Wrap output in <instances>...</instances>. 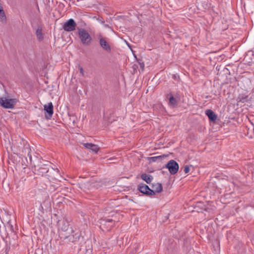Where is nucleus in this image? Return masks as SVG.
Listing matches in <instances>:
<instances>
[{
	"label": "nucleus",
	"instance_id": "10",
	"mask_svg": "<svg viewBox=\"0 0 254 254\" xmlns=\"http://www.w3.org/2000/svg\"><path fill=\"white\" fill-rule=\"evenodd\" d=\"M44 110L45 111V118L47 120L51 119L53 113L54 107L52 102L48 103L44 106Z\"/></svg>",
	"mask_w": 254,
	"mask_h": 254
},
{
	"label": "nucleus",
	"instance_id": "12",
	"mask_svg": "<svg viewBox=\"0 0 254 254\" xmlns=\"http://www.w3.org/2000/svg\"><path fill=\"white\" fill-rule=\"evenodd\" d=\"M99 44L102 49L108 53L111 51V47L109 44L106 40L105 38L103 37L101 35L99 36Z\"/></svg>",
	"mask_w": 254,
	"mask_h": 254
},
{
	"label": "nucleus",
	"instance_id": "26",
	"mask_svg": "<svg viewBox=\"0 0 254 254\" xmlns=\"http://www.w3.org/2000/svg\"><path fill=\"white\" fill-rule=\"evenodd\" d=\"M140 67L143 69L144 68V65L143 63H140Z\"/></svg>",
	"mask_w": 254,
	"mask_h": 254
},
{
	"label": "nucleus",
	"instance_id": "1",
	"mask_svg": "<svg viewBox=\"0 0 254 254\" xmlns=\"http://www.w3.org/2000/svg\"><path fill=\"white\" fill-rule=\"evenodd\" d=\"M61 238H63V234H61ZM64 243L69 245L73 244L74 248H77L81 254H91L92 252V246L90 242H85L84 237L81 236L80 232L64 236Z\"/></svg>",
	"mask_w": 254,
	"mask_h": 254
},
{
	"label": "nucleus",
	"instance_id": "27",
	"mask_svg": "<svg viewBox=\"0 0 254 254\" xmlns=\"http://www.w3.org/2000/svg\"><path fill=\"white\" fill-rule=\"evenodd\" d=\"M173 78L174 79H176V76L175 75H173Z\"/></svg>",
	"mask_w": 254,
	"mask_h": 254
},
{
	"label": "nucleus",
	"instance_id": "9",
	"mask_svg": "<svg viewBox=\"0 0 254 254\" xmlns=\"http://www.w3.org/2000/svg\"><path fill=\"white\" fill-rule=\"evenodd\" d=\"M76 23L72 18H70L64 23L63 25V29L66 32H70L75 30Z\"/></svg>",
	"mask_w": 254,
	"mask_h": 254
},
{
	"label": "nucleus",
	"instance_id": "15",
	"mask_svg": "<svg viewBox=\"0 0 254 254\" xmlns=\"http://www.w3.org/2000/svg\"><path fill=\"white\" fill-rule=\"evenodd\" d=\"M205 114L208 117L210 122L215 123L217 118V115L211 110L207 109L205 111Z\"/></svg>",
	"mask_w": 254,
	"mask_h": 254
},
{
	"label": "nucleus",
	"instance_id": "7",
	"mask_svg": "<svg viewBox=\"0 0 254 254\" xmlns=\"http://www.w3.org/2000/svg\"><path fill=\"white\" fill-rule=\"evenodd\" d=\"M165 168L168 169L171 175H175L179 170V165L174 160H171L166 164Z\"/></svg>",
	"mask_w": 254,
	"mask_h": 254
},
{
	"label": "nucleus",
	"instance_id": "25",
	"mask_svg": "<svg viewBox=\"0 0 254 254\" xmlns=\"http://www.w3.org/2000/svg\"><path fill=\"white\" fill-rule=\"evenodd\" d=\"M79 69L80 73L82 76H84V72L83 68L82 67L79 66Z\"/></svg>",
	"mask_w": 254,
	"mask_h": 254
},
{
	"label": "nucleus",
	"instance_id": "2",
	"mask_svg": "<svg viewBox=\"0 0 254 254\" xmlns=\"http://www.w3.org/2000/svg\"><path fill=\"white\" fill-rule=\"evenodd\" d=\"M113 218H104L100 219V223L101 224L100 227L102 230H110L111 228L115 226V222H118L117 219L114 217V214L111 215Z\"/></svg>",
	"mask_w": 254,
	"mask_h": 254
},
{
	"label": "nucleus",
	"instance_id": "28",
	"mask_svg": "<svg viewBox=\"0 0 254 254\" xmlns=\"http://www.w3.org/2000/svg\"><path fill=\"white\" fill-rule=\"evenodd\" d=\"M111 213H114H114H115V212H114V211H112V212H111Z\"/></svg>",
	"mask_w": 254,
	"mask_h": 254
},
{
	"label": "nucleus",
	"instance_id": "20",
	"mask_svg": "<svg viewBox=\"0 0 254 254\" xmlns=\"http://www.w3.org/2000/svg\"><path fill=\"white\" fill-rule=\"evenodd\" d=\"M142 248L139 244L135 243L133 245L132 253L133 254H136L140 253Z\"/></svg>",
	"mask_w": 254,
	"mask_h": 254
},
{
	"label": "nucleus",
	"instance_id": "24",
	"mask_svg": "<svg viewBox=\"0 0 254 254\" xmlns=\"http://www.w3.org/2000/svg\"><path fill=\"white\" fill-rule=\"evenodd\" d=\"M240 98V101H241L242 102H245L246 101H247L248 100H247V98H248V96H246V97H239Z\"/></svg>",
	"mask_w": 254,
	"mask_h": 254
},
{
	"label": "nucleus",
	"instance_id": "17",
	"mask_svg": "<svg viewBox=\"0 0 254 254\" xmlns=\"http://www.w3.org/2000/svg\"><path fill=\"white\" fill-rule=\"evenodd\" d=\"M31 151V149L30 147V146L29 144H26L25 145H24V147H23V150H22V152L23 153H24L25 155H27V156H28L29 157V161H30V164L31 165H32V156H31V154L30 153V152Z\"/></svg>",
	"mask_w": 254,
	"mask_h": 254
},
{
	"label": "nucleus",
	"instance_id": "8",
	"mask_svg": "<svg viewBox=\"0 0 254 254\" xmlns=\"http://www.w3.org/2000/svg\"><path fill=\"white\" fill-rule=\"evenodd\" d=\"M46 177L50 181L58 180L61 177L59 170L54 169L51 167H50Z\"/></svg>",
	"mask_w": 254,
	"mask_h": 254
},
{
	"label": "nucleus",
	"instance_id": "4",
	"mask_svg": "<svg viewBox=\"0 0 254 254\" xmlns=\"http://www.w3.org/2000/svg\"><path fill=\"white\" fill-rule=\"evenodd\" d=\"M33 164V170L35 174L42 176H46V174L51 167L49 164H42L38 165H36L34 163Z\"/></svg>",
	"mask_w": 254,
	"mask_h": 254
},
{
	"label": "nucleus",
	"instance_id": "11",
	"mask_svg": "<svg viewBox=\"0 0 254 254\" xmlns=\"http://www.w3.org/2000/svg\"><path fill=\"white\" fill-rule=\"evenodd\" d=\"M244 127V131L246 135L250 138L253 137L254 136V124L250 122Z\"/></svg>",
	"mask_w": 254,
	"mask_h": 254
},
{
	"label": "nucleus",
	"instance_id": "3",
	"mask_svg": "<svg viewBox=\"0 0 254 254\" xmlns=\"http://www.w3.org/2000/svg\"><path fill=\"white\" fill-rule=\"evenodd\" d=\"M78 35L82 44L90 45L92 41V38L89 33L82 28H78Z\"/></svg>",
	"mask_w": 254,
	"mask_h": 254
},
{
	"label": "nucleus",
	"instance_id": "22",
	"mask_svg": "<svg viewBox=\"0 0 254 254\" xmlns=\"http://www.w3.org/2000/svg\"><path fill=\"white\" fill-rule=\"evenodd\" d=\"M69 224L67 222H63L61 229L64 232H66L69 229Z\"/></svg>",
	"mask_w": 254,
	"mask_h": 254
},
{
	"label": "nucleus",
	"instance_id": "6",
	"mask_svg": "<svg viewBox=\"0 0 254 254\" xmlns=\"http://www.w3.org/2000/svg\"><path fill=\"white\" fill-rule=\"evenodd\" d=\"M137 190L143 195L147 196H151L155 195V191L151 189L147 185L140 183L137 186Z\"/></svg>",
	"mask_w": 254,
	"mask_h": 254
},
{
	"label": "nucleus",
	"instance_id": "18",
	"mask_svg": "<svg viewBox=\"0 0 254 254\" xmlns=\"http://www.w3.org/2000/svg\"><path fill=\"white\" fill-rule=\"evenodd\" d=\"M140 177L141 179L144 181L148 184H150L153 179V177L151 175L147 174L146 173L142 174Z\"/></svg>",
	"mask_w": 254,
	"mask_h": 254
},
{
	"label": "nucleus",
	"instance_id": "23",
	"mask_svg": "<svg viewBox=\"0 0 254 254\" xmlns=\"http://www.w3.org/2000/svg\"><path fill=\"white\" fill-rule=\"evenodd\" d=\"M190 167L188 165H186L184 167V172L186 174L190 172Z\"/></svg>",
	"mask_w": 254,
	"mask_h": 254
},
{
	"label": "nucleus",
	"instance_id": "19",
	"mask_svg": "<svg viewBox=\"0 0 254 254\" xmlns=\"http://www.w3.org/2000/svg\"><path fill=\"white\" fill-rule=\"evenodd\" d=\"M152 187L154 189L153 190L155 193H159L162 192L163 190V187L162 184L160 183L152 184Z\"/></svg>",
	"mask_w": 254,
	"mask_h": 254
},
{
	"label": "nucleus",
	"instance_id": "13",
	"mask_svg": "<svg viewBox=\"0 0 254 254\" xmlns=\"http://www.w3.org/2000/svg\"><path fill=\"white\" fill-rule=\"evenodd\" d=\"M166 98L169 99L168 105L172 108H177L178 106V101L172 93L167 95Z\"/></svg>",
	"mask_w": 254,
	"mask_h": 254
},
{
	"label": "nucleus",
	"instance_id": "21",
	"mask_svg": "<svg viewBox=\"0 0 254 254\" xmlns=\"http://www.w3.org/2000/svg\"><path fill=\"white\" fill-rule=\"evenodd\" d=\"M36 34L37 37L39 41H41L44 39L42 28L39 27L36 30Z\"/></svg>",
	"mask_w": 254,
	"mask_h": 254
},
{
	"label": "nucleus",
	"instance_id": "14",
	"mask_svg": "<svg viewBox=\"0 0 254 254\" xmlns=\"http://www.w3.org/2000/svg\"><path fill=\"white\" fill-rule=\"evenodd\" d=\"M83 145L86 149L91 150L95 154L97 153L100 149L97 145L92 143H85Z\"/></svg>",
	"mask_w": 254,
	"mask_h": 254
},
{
	"label": "nucleus",
	"instance_id": "5",
	"mask_svg": "<svg viewBox=\"0 0 254 254\" xmlns=\"http://www.w3.org/2000/svg\"><path fill=\"white\" fill-rule=\"evenodd\" d=\"M17 103L16 99L0 97V106L4 109H13Z\"/></svg>",
	"mask_w": 254,
	"mask_h": 254
},
{
	"label": "nucleus",
	"instance_id": "16",
	"mask_svg": "<svg viewBox=\"0 0 254 254\" xmlns=\"http://www.w3.org/2000/svg\"><path fill=\"white\" fill-rule=\"evenodd\" d=\"M168 156V154H163L162 155L157 156L148 157L147 158V160L149 162V163H152L159 160H162V159H164Z\"/></svg>",
	"mask_w": 254,
	"mask_h": 254
}]
</instances>
